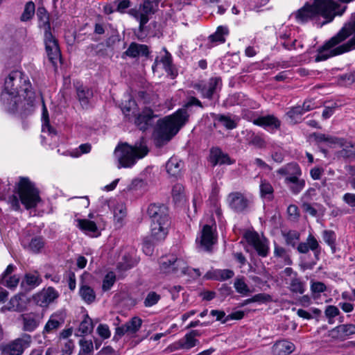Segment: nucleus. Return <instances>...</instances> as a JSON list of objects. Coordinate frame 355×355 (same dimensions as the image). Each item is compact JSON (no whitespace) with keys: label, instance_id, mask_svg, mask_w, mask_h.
<instances>
[{"label":"nucleus","instance_id":"53","mask_svg":"<svg viewBox=\"0 0 355 355\" xmlns=\"http://www.w3.org/2000/svg\"><path fill=\"white\" fill-rule=\"evenodd\" d=\"M45 21H46L45 29H44V44H45V47L46 48V47H50L51 45L57 44L58 42L51 32V24H50V23L47 22L46 18L45 19Z\"/></svg>","mask_w":355,"mask_h":355},{"label":"nucleus","instance_id":"33","mask_svg":"<svg viewBox=\"0 0 355 355\" xmlns=\"http://www.w3.org/2000/svg\"><path fill=\"white\" fill-rule=\"evenodd\" d=\"M277 173L286 177L300 178L302 175V171L296 163H290L277 171Z\"/></svg>","mask_w":355,"mask_h":355},{"label":"nucleus","instance_id":"27","mask_svg":"<svg viewBox=\"0 0 355 355\" xmlns=\"http://www.w3.org/2000/svg\"><path fill=\"white\" fill-rule=\"evenodd\" d=\"M64 323V317L61 313L52 314L44 328V333H51Z\"/></svg>","mask_w":355,"mask_h":355},{"label":"nucleus","instance_id":"46","mask_svg":"<svg viewBox=\"0 0 355 355\" xmlns=\"http://www.w3.org/2000/svg\"><path fill=\"white\" fill-rule=\"evenodd\" d=\"M215 121H217L223 124L228 130H232L236 128V122L231 119L230 116L225 114H214V117Z\"/></svg>","mask_w":355,"mask_h":355},{"label":"nucleus","instance_id":"4","mask_svg":"<svg viewBox=\"0 0 355 355\" xmlns=\"http://www.w3.org/2000/svg\"><path fill=\"white\" fill-rule=\"evenodd\" d=\"M15 189H17L19 200L15 194L9 196L11 189L10 183L8 180L0 182V200H6L12 210L20 209L19 200L26 209L35 208L40 201L37 189L28 178H20Z\"/></svg>","mask_w":355,"mask_h":355},{"label":"nucleus","instance_id":"8","mask_svg":"<svg viewBox=\"0 0 355 355\" xmlns=\"http://www.w3.org/2000/svg\"><path fill=\"white\" fill-rule=\"evenodd\" d=\"M160 272L164 274H171L177 277H181L184 275H192L198 277L201 275L199 269L190 268L187 263L181 258H178L175 255H169L162 257L159 261Z\"/></svg>","mask_w":355,"mask_h":355},{"label":"nucleus","instance_id":"59","mask_svg":"<svg viewBox=\"0 0 355 355\" xmlns=\"http://www.w3.org/2000/svg\"><path fill=\"white\" fill-rule=\"evenodd\" d=\"M214 273L215 279L219 281H225L231 279L234 275V271L230 269L217 270Z\"/></svg>","mask_w":355,"mask_h":355},{"label":"nucleus","instance_id":"20","mask_svg":"<svg viewBox=\"0 0 355 355\" xmlns=\"http://www.w3.org/2000/svg\"><path fill=\"white\" fill-rule=\"evenodd\" d=\"M229 207L236 212L244 211L249 205V200L241 192L230 193L227 198Z\"/></svg>","mask_w":355,"mask_h":355},{"label":"nucleus","instance_id":"12","mask_svg":"<svg viewBox=\"0 0 355 355\" xmlns=\"http://www.w3.org/2000/svg\"><path fill=\"white\" fill-rule=\"evenodd\" d=\"M31 343V336L24 334L21 337L2 345L0 347L1 355H22Z\"/></svg>","mask_w":355,"mask_h":355},{"label":"nucleus","instance_id":"48","mask_svg":"<svg viewBox=\"0 0 355 355\" xmlns=\"http://www.w3.org/2000/svg\"><path fill=\"white\" fill-rule=\"evenodd\" d=\"M234 286L236 291L243 296H246L252 292L247 284L245 282L244 277L236 278L234 281Z\"/></svg>","mask_w":355,"mask_h":355},{"label":"nucleus","instance_id":"11","mask_svg":"<svg viewBox=\"0 0 355 355\" xmlns=\"http://www.w3.org/2000/svg\"><path fill=\"white\" fill-rule=\"evenodd\" d=\"M223 86L222 80L220 77H212L209 79L207 83H196L193 88L200 93L201 97L208 100L219 98L218 93Z\"/></svg>","mask_w":355,"mask_h":355},{"label":"nucleus","instance_id":"16","mask_svg":"<svg viewBox=\"0 0 355 355\" xmlns=\"http://www.w3.org/2000/svg\"><path fill=\"white\" fill-rule=\"evenodd\" d=\"M60 296L57 290L52 286L43 288L33 297L37 305L41 307H47L50 304L54 302Z\"/></svg>","mask_w":355,"mask_h":355},{"label":"nucleus","instance_id":"32","mask_svg":"<svg viewBox=\"0 0 355 355\" xmlns=\"http://www.w3.org/2000/svg\"><path fill=\"white\" fill-rule=\"evenodd\" d=\"M79 295L81 299L88 304L96 300V293L94 289L84 283H82L80 286Z\"/></svg>","mask_w":355,"mask_h":355},{"label":"nucleus","instance_id":"19","mask_svg":"<svg viewBox=\"0 0 355 355\" xmlns=\"http://www.w3.org/2000/svg\"><path fill=\"white\" fill-rule=\"evenodd\" d=\"M252 123L270 132L279 130L282 124L281 121L273 114L259 116L254 119Z\"/></svg>","mask_w":355,"mask_h":355},{"label":"nucleus","instance_id":"54","mask_svg":"<svg viewBox=\"0 0 355 355\" xmlns=\"http://www.w3.org/2000/svg\"><path fill=\"white\" fill-rule=\"evenodd\" d=\"M137 105L134 99L129 98L121 104V110L125 116H129L130 113L135 114Z\"/></svg>","mask_w":355,"mask_h":355},{"label":"nucleus","instance_id":"24","mask_svg":"<svg viewBox=\"0 0 355 355\" xmlns=\"http://www.w3.org/2000/svg\"><path fill=\"white\" fill-rule=\"evenodd\" d=\"M42 279L37 272L26 273L21 282V288L24 291H30L40 286Z\"/></svg>","mask_w":355,"mask_h":355},{"label":"nucleus","instance_id":"30","mask_svg":"<svg viewBox=\"0 0 355 355\" xmlns=\"http://www.w3.org/2000/svg\"><path fill=\"white\" fill-rule=\"evenodd\" d=\"M209 160L213 166H216L217 164H231L230 157L227 154L223 153L221 150L218 148H212L211 150Z\"/></svg>","mask_w":355,"mask_h":355},{"label":"nucleus","instance_id":"9","mask_svg":"<svg viewBox=\"0 0 355 355\" xmlns=\"http://www.w3.org/2000/svg\"><path fill=\"white\" fill-rule=\"evenodd\" d=\"M160 272L164 274H171L177 277H181L184 275H192L198 277L201 275L199 269L190 268L187 263L181 258H178L175 255H169L162 257L159 261Z\"/></svg>","mask_w":355,"mask_h":355},{"label":"nucleus","instance_id":"3","mask_svg":"<svg viewBox=\"0 0 355 355\" xmlns=\"http://www.w3.org/2000/svg\"><path fill=\"white\" fill-rule=\"evenodd\" d=\"M355 49V12L340 31L318 49L316 62L343 54Z\"/></svg>","mask_w":355,"mask_h":355},{"label":"nucleus","instance_id":"51","mask_svg":"<svg viewBox=\"0 0 355 355\" xmlns=\"http://www.w3.org/2000/svg\"><path fill=\"white\" fill-rule=\"evenodd\" d=\"M42 119H43L42 132H47L51 135H56L55 130H54V128H53L49 125L48 110L44 104H43V108H42Z\"/></svg>","mask_w":355,"mask_h":355},{"label":"nucleus","instance_id":"39","mask_svg":"<svg viewBox=\"0 0 355 355\" xmlns=\"http://www.w3.org/2000/svg\"><path fill=\"white\" fill-rule=\"evenodd\" d=\"M228 34V29L225 26H220L217 28L216 32L209 37V40L213 43H224L225 42V36Z\"/></svg>","mask_w":355,"mask_h":355},{"label":"nucleus","instance_id":"21","mask_svg":"<svg viewBox=\"0 0 355 355\" xmlns=\"http://www.w3.org/2000/svg\"><path fill=\"white\" fill-rule=\"evenodd\" d=\"M297 250L301 254H306L309 250H311L317 259H318L321 252L319 242L311 234H309L305 242H301L297 245Z\"/></svg>","mask_w":355,"mask_h":355},{"label":"nucleus","instance_id":"47","mask_svg":"<svg viewBox=\"0 0 355 355\" xmlns=\"http://www.w3.org/2000/svg\"><path fill=\"white\" fill-rule=\"evenodd\" d=\"M19 281V277L16 275L0 278V284L10 290H15L18 286Z\"/></svg>","mask_w":355,"mask_h":355},{"label":"nucleus","instance_id":"52","mask_svg":"<svg viewBox=\"0 0 355 355\" xmlns=\"http://www.w3.org/2000/svg\"><path fill=\"white\" fill-rule=\"evenodd\" d=\"M294 275L295 276L291 280L290 290L293 293L302 294L305 291L304 284L296 277V273Z\"/></svg>","mask_w":355,"mask_h":355},{"label":"nucleus","instance_id":"34","mask_svg":"<svg viewBox=\"0 0 355 355\" xmlns=\"http://www.w3.org/2000/svg\"><path fill=\"white\" fill-rule=\"evenodd\" d=\"M40 320L37 315L27 314L23 315V329L26 331H33L39 325Z\"/></svg>","mask_w":355,"mask_h":355},{"label":"nucleus","instance_id":"5","mask_svg":"<svg viewBox=\"0 0 355 355\" xmlns=\"http://www.w3.org/2000/svg\"><path fill=\"white\" fill-rule=\"evenodd\" d=\"M192 106L201 109L205 107V105L198 98L193 96H187L183 108L179 109L172 115L158 121L157 130L158 137L161 139L168 141L175 136L188 121L189 114L187 109Z\"/></svg>","mask_w":355,"mask_h":355},{"label":"nucleus","instance_id":"22","mask_svg":"<svg viewBox=\"0 0 355 355\" xmlns=\"http://www.w3.org/2000/svg\"><path fill=\"white\" fill-rule=\"evenodd\" d=\"M164 55L160 57H157L155 58V62L152 66V69L155 71V67L158 65V64H162L163 65V68L165 71L172 76L175 78L178 73L175 69V67L173 64V58L171 54L166 49V48L163 49Z\"/></svg>","mask_w":355,"mask_h":355},{"label":"nucleus","instance_id":"61","mask_svg":"<svg viewBox=\"0 0 355 355\" xmlns=\"http://www.w3.org/2000/svg\"><path fill=\"white\" fill-rule=\"evenodd\" d=\"M116 280V276L113 272H108L103 281V285L102 288L103 291H109L112 286L114 285Z\"/></svg>","mask_w":355,"mask_h":355},{"label":"nucleus","instance_id":"50","mask_svg":"<svg viewBox=\"0 0 355 355\" xmlns=\"http://www.w3.org/2000/svg\"><path fill=\"white\" fill-rule=\"evenodd\" d=\"M93 328L94 325L92 320L88 316V315H86L79 325L78 331L80 332V336H84L91 333Z\"/></svg>","mask_w":355,"mask_h":355},{"label":"nucleus","instance_id":"1","mask_svg":"<svg viewBox=\"0 0 355 355\" xmlns=\"http://www.w3.org/2000/svg\"><path fill=\"white\" fill-rule=\"evenodd\" d=\"M35 94L28 78L21 71H12L4 81V89L1 101L5 110L10 113L18 110L19 104L24 114L32 111Z\"/></svg>","mask_w":355,"mask_h":355},{"label":"nucleus","instance_id":"2","mask_svg":"<svg viewBox=\"0 0 355 355\" xmlns=\"http://www.w3.org/2000/svg\"><path fill=\"white\" fill-rule=\"evenodd\" d=\"M354 0H313L306 3L303 7L292 13L298 24H304L309 21H318L320 18L324 20L320 26L331 22L336 16H341L346 11L347 6L340 3H348Z\"/></svg>","mask_w":355,"mask_h":355},{"label":"nucleus","instance_id":"41","mask_svg":"<svg viewBox=\"0 0 355 355\" xmlns=\"http://www.w3.org/2000/svg\"><path fill=\"white\" fill-rule=\"evenodd\" d=\"M304 114L302 110L301 109V105H297L295 107H292L289 109V110L286 113L287 117L290 119V121L294 124L298 123L301 121L302 116Z\"/></svg>","mask_w":355,"mask_h":355},{"label":"nucleus","instance_id":"37","mask_svg":"<svg viewBox=\"0 0 355 355\" xmlns=\"http://www.w3.org/2000/svg\"><path fill=\"white\" fill-rule=\"evenodd\" d=\"M260 196L269 201L273 199L274 189L271 184L266 180H261L259 185Z\"/></svg>","mask_w":355,"mask_h":355},{"label":"nucleus","instance_id":"23","mask_svg":"<svg viewBox=\"0 0 355 355\" xmlns=\"http://www.w3.org/2000/svg\"><path fill=\"white\" fill-rule=\"evenodd\" d=\"M353 334H355V324H340L331 331L333 338L340 340H345Z\"/></svg>","mask_w":355,"mask_h":355},{"label":"nucleus","instance_id":"6","mask_svg":"<svg viewBox=\"0 0 355 355\" xmlns=\"http://www.w3.org/2000/svg\"><path fill=\"white\" fill-rule=\"evenodd\" d=\"M147 214L150 218V232L153 240H164L170 225L167 207L164 205L151 204L148 206Z\"/></svg>","mask_w":355,"mask_h":355},{"label":"nucleus","instance_id":"62","mask_svg":"<svg viewBox=\"0 0 355 355\" xmlns=\"http://www.w3.org/2000/svg\"><path fill=\"white\" fill-rule=\"evenodd\" d=\"M79 345L80 347V352L85 354L91 353L94 349V345L92 340L82 338L79 340Z\"/></svg>","mask_w":355,"mask_h":355},{"label":"nucleus","instance_id":"49","mask_svg":"<svg viewBox=\"0 0 355 355\" xmlns=\"http://www.w3.org/2000/svg\"><path fill=\"white\" fill-rule=\"evenodd\" d=\"M352 294L353 295L352 302H340L338 305L343 312L347 313V317H349L351 315L349 313L353 311H354V316H355V288L352 289Z\"/></svg>","mask_w":355,"mask_h":355},{"label":"nucleus","instance_id":"63","mask_svg":"<svg viewBox=\"0 0 355 355\" xmlns=\"http://www.w3.org/2000/svg\"><path fill=\"white\" fill-rule=\"evenodd\" d=\"M231 105H241L243 106H246L247 103H245L246 96L243 93H236L231 96L229 98Z\"/></svg>","mask_w":355,"mask_h":355},{"label":"nucleus","instance_id":"15","mask_svg":"<svg viewBox=\"0 0 355 355\" xmlns=\"http://www.w3.org/2000/svg\"><path fill=\"white\" fill-rule=\"evenodd\" d=\"M248 243L253 246L257 254L262 257L268 256L269 252V242L265 237H260L257 232H248L245 234Z\"/></svg>","mask_w":355,"mask_h":355},{"label":"nucleus","instance_id":"7","mask_svg":"<svg viewBox=\"0 0 355 355\" xmlns=\"http://www.w3.org/2000/svg\"><path fill=\"white\" fill-rule=\"evenodd\" d=\"M148 153V149L143 141L136 142L133 146L127 143L119 145L114 151L118 160V168H131L137 160L144 157Z\"/></svg>","mask_w":355,"mask_h":355},{"label":"nucleus","instance_id":"55","mask_svg":"<svg viewBox=\"0 0 355 355\" xmlns=\"http://www.w3.org/2000/svg\"><path fill=\"white\" fill-rule=\"evenodd\" d=\"M284 237L286 241V243L293 248H295L297 243L300 240V233L297 231H289L286 234H284Z\"/></svg>","mask_w":355,"mask_h":355},{"label":"nucleus","instance_id":"44","mask_svg":"<svg viewBox=\"0 0 355 355\" xmlns=\"http://www.w3.org/2000/svg\"><path fill=\"white\" fill-rule=\"evenodd\" d=\"M77 226L86 233H95L97 231V226L94 221L87 219H77Z\"/></svg>","mask_w":355,"mask_h":355},{"label":"nucleus","instance_id":"18","mask_svg":"<svg viewBox=\"0 0 355 355\" xmlns=\"http://www.w3.org/2000/svg\"><path fill=\"white\" fill-rule=\"evenodd\" d=\"M333 148H339L340 150L336 152L335 155L338 159H354L355 145L350 141L344 138L337 137Z\"/></svg>","mask_w":355,"mask_h":355},{"label":"nucleus","instance_id":"56","mask_svg":"<svg viewBox=\"0 0 355 355\" xmlns=\"http://www.w3.org/2000/svg\"><path fill=\"white\" fill-rule=\"evenodd\" d=\"M44 245V242L43 238L37 236L31 239V242L28 243V248L31 252L37 253L40 251Z\"/></svg>","mask_w":355,"mask_h":355},{"label":"nucleus","instance_id":"60","mask_svg":"<svg viewBox=\"0 0 355 355\" xmlns=\"http://www.w3.org/2000/svg\"><path fill=\"white\" fill-rule=\"evenodd\" d=\"M339 306H336L334 305H328L326 306L324 314L325 316L329 320V323H332L333 319L340 315V312L339 310Z\"/></svg>","mask_w":355,"mask_h":355},{"label":"nucleus","instance_id":"25","mask_svg":"<svg viewBox=\"0 0 355 355\" xmlns=\"http://www.w3.org/2000/svg\"><path fill=\"white\" fill-rule=\"evenodd\" d=\"M124 53L130 58L147 57L150 51L147 45L132 42Z\"/></svg>","mask_w":355,"mask_h":355},{"label":"nucleus","instance_id":"13","mask_svg":"<svg viewBox=\"0 0 355 355\" xmlns=\"http://www.w3.org/2000/svg\"><path fill=\"white\" fill-rule=\"evenodd\" d=\"M215 224L205 225L196 238L197 247L204 251H210L217 241Z\"/></svg>","mask_w":355,"mask_h":355},{"label":"nucleus","instance_id":"35","mask_svg":"<svg viewBox=\"0 0 355 355\" xmlns=\"http://www.w3.org/2000/svg\"><path fill=\"white\" fill-rule=\"evenodd\" d=\"M322 237L324 243L331 248V252L335 253L336 248V234L331 230H324L322 232Z\"/></svg>","mask_w":355,"mask_h":355},{"label":"nucleus","instance_id":"40","mask_svg":"<svg viewBox=\"0 0 355 355\" xmlns=\"http://www.w3.org/2000/svg\"><path fill=\"white\" fill-rule=\"evenodd\" d=\"M247 136L249 144L259 148H262L266 146V141L262 135L255 134L252 131H248Z\"/></svg>","mask_w":355,"mask_h":355},{"label":"nucleus","instance_id":"36","mask_svg":"<svg viewBox=\"0 0 355 355\" xmlns=\"http://www.w3.org/2000/svg\"><path fill=\"white\" fill-rule=\"evenodd\" d=\"M22 295L18 294L12 297L8 304L9 311L21 312L26 309V304L22 300Z\"/></svg>","mask_w":355,"mask_h":355},{"label":"nucleus","instance_id":"14","mask_svg":"<svg viewBox=\"0 0 355 355\" xmlns=\"http://www.w3.org/2000/svg\"><path fill=\"white\" fill-rule=\"evenodd\" d=\"M142 324V320L139 317H133L124 324L116 327L113 340L118 341L122 336L127 335L134 337Z\"/></svg>","mask_w":355,"mask_h":355},{"label":"nucleus","instance_id":"31","mask_svg":"<svg viewBox=\"0 0 355 355\" xmlns=\"http://www.w3.org/2000/svg\"><path fill=\"white\" fill-rule=\"evenodd\" d=\"M182 167L183 162L175 157H171L166 164V171L171 176L179 175Z\"/></svg>","mask_w":355,"mask_h":355},{"label":"nucleus","instance_id":"64","mask_svg":"<svg viewBox=\"0 0 355 355\" xmlns=\"http://www.w3.org/2000/svg\"><path fill=\"white\" fill-rule=\"evenodd\" d=\"M96 332L103 340L109 338L111 336L110 328L105 324H100L96 328Z\"/></svg>","mask_w":355,"mask_h":355},{"label":"nucleus","instance_id":"42","mask_svg":"<svg viewBox=\"0 0 355 355\" xmlns=\"http://www.w3.org/2000/svg\"><path fill=\"white\" fill-rule=\"evenodd\" d=\"M46 51L50 62L55 66L58 60L61 58V53L58 46V44L51 45L50 47L46 48Z\"/></svg>","mask_w":355,"mask_h":355},{"label":"nucleus","instance_id":"26","mask_svg":"<svg viewBox=\"0 0 355 355\" xmlns=\"http://www.w3.org/2000/svg\"><path fill=\"white\" fill-rule=\"evenodd\" d=\"M295 349V345L288 340L277 341L272 347V352L275 355H288Z\"/></svg>","mask_w":355,"mask_h":355},{"label":"nucleus","instance_id":"29","mask_svg":"<svg viewBox=\"0 0 355 355\" xmlns=\"http://www.w3.org/2000/svg\"><path fill=\"white\" fill-rule=\"evenodd\" d=\"M284 182L294 195L300 193L305 187V180L300 178L286 177Z\"/></svg>","mask_w":355,"mask_h":355},{"label":"nucleus","instance_id":"57","mask_svg":"<svg viewBox=\"0 0 355 355\" xmlns=\"http://www.w3.org/2000/svg\"><path fill=\"white\" fill-rule=\"evenodd\" d=\"M35 4L32 1L26 3L24 12L21 16L22 21H26L32 18L35 13Z\"/></svg>","mask_w":355,"mask_h":355},{"label":"nucleus","instance_id":"17","mask_svg":"<svg viewBox=\"0 0 355 355\" xmlns=\"http://www.w3.org/2000/svg\"><path fill=\"white\" fill-rule=\"evenodd\" d=\"M135 125L139 130L143 131L152 127L154 124L155 119L157 117L152 109L146 107L137 114H135Z\"/></svg>","mask_w":355,"mask_h":355},{"label":"nucleus","instance_id":"10","mask_svg":"<svg viewBox=\"0 0 355 355\" xmlns=\"http://www.w3.org/2000/svg\"><path fill=\"white\" fill-rule=\"evenodd\" d=\"M160 0H144L139 8H132L128 13L139 22V32L142 33L144 26L149 21L148 15L154 12Z\"/></svg>","mask_w":355,"mask_h":355},{"label":"nucleus","instance_id":"28","mask_svg":"<svg viewBox=\"0 0 355 355\" xmlns=\"http://www.w3.org/2000/svg\"><path fill=\"white\" fill-rule=\"evenodd\" d=\"M77 98L83 108H87L89 101L93 96V92L86 86L80 85L76 87Z\"/></svg>","mask_w":355,"mask_h":355},{"label":"nucleus","instance_id":"45","mask_svg":"<svg viewBox=\"0 0 355 355\" xmlns=\"http://www.w3.org/2000/svg\"><path fill=\"white\" fill-rule=\"evenodd\" d=\"M172 197L175 203H181L185 199L184 187L182 184H175L172 189Z\"/></svg>","mask_w":355,"mask_h":355},{"label":"nucleus","instance_id":"58","mask_svg":"<svg viewBox=\"0 0 355 355\" xmlns=\"http://www.w3.org/2000/svg\"><path fill=\"white\" fill-rule=\"evenodd\" d=\"M161 296L155 291L149 292L144 301V305L146 307H151L160 300Z\"/></svg>","mask_w":355,"mask_h":355},{"label":"nucleus","instance_id":"38","mask_svg":"<svg viewBox=\"0 0 355 355\" xmlns=\"http://www.w3.org/2000/svg\"><path fill=\"white\" fill-rule=\"evenodd\" d=\"M198 335V332L196 330H192L181 338L184 349L189 350L198 344V340L195 338Z\"/></svg>","mask_w":355,"mask_h":355},{"label":"nucleus","instance_id":"43","mask_svg":"<svg viewBox=\"0 0 355 355\" xmlns=\"http://www.w3.org/2000/svg\"><path fill=\"white\" fill-rule=\"evenodd\" d=\"M311 137L317 143H325L330 148H333L337 139V137L317 132L313 133Z\"/></svg>","mask_w":355,"mask_h":355}]
</instances>
